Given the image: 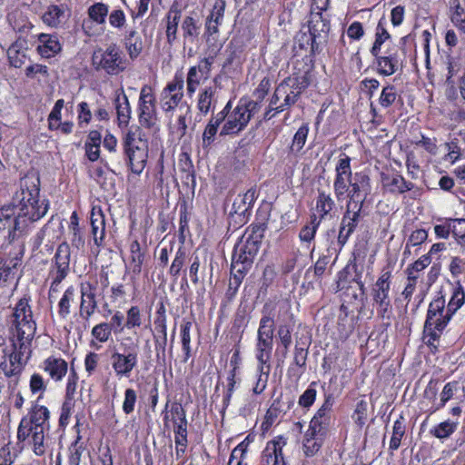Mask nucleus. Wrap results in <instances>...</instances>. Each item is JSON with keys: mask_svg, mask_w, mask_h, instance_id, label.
I'll return each instance as SVG.
<instances>
[{"mask_svg": "<svg viewBox=\"0 0 465 465\" xmlns=\"http://www.w3.org/2000/svg\"><path fill=\"white\" fill-rule=\"evenodd\" d=\"M109 25L117 30H122L126 25V15L121 8H114L108 14Z\"/></svg>", "mask_w": 465, "mask_h": 465, "instance_id": "69168bd1", "label": "nucleus"}, {"mask_svg": "<svg viewBox=\"0 0 465 465\" xmlns=\"http://www.w3.org/2000/svg\"><path fill=\"white\" fill-rule=\"evenodd\" d=\"M123 43L131 59L134 60L137 58L142 53L143 41L135 29H125Z\"/></svg>", "mask_w": 465, "mask_h": 465, "instance_id": "7c9ffc66", "label": "nucleus"}, {"mask_svg": "<svg viewBox=\"0 0 465 465\" xmlns=\"http://www.w3.org/2000/svg\"><path fill=\"white\" fill-rule=\"evenodd\" d=\"M362 207L361 203L353 206L346 205V211L341 218L338 234V243L343 247L355 231L361 217Z\"/></svg>", "mask_w": 465, "mask_h": 465, "instance_id": "ddd939ff", "label": "nucleus"}, {"mask_svg": "<svg viewBox=\"0 0 465 465\" xmlns=\"http://www.w3.org/2000/svg\"><path fill=\"white\" fill-rule=\"evenodd\" d=\"M334 208L335 203L331 197V194L325 193L324 191H319L315 206V210L319 214L317 221H320L321 223L322 221L325 220Z\"/></svg>", "mask_w": 465, "mask_h": 465, "instance_id": "58836bf2", "label": "nucleus"}, {"mask_svg": "<svg viewBox=\"0 0 465 465\" xmlns=\"http://www.w3.org/2000/svg\"><path fill=\"white\" fill-rule=\"evenodd\" d=\"M391 37L390 34L382 25L381 22H379L376 34H375V41L373 43L372 47L371 48V54L372 55H377V53H381V45Z\"/></svg>", "mask_w": 465, "mask_h": 465, "instance_id": "052dcab7", "label": "nucleus"}, {"mask_svg": "<svg viewBox=\"0 0 465 465\" xmlns=\"http://www.w3.org/2000/svg\"><path fill=\"white\" fill-rule=\"evenodd\" d=\"M75 290L73 286L68 287L58 302V315L61 319H66L71 312V304L74 300Z\"/></svg>", "mask_w": 465, "mask_h": 465, "instance_id": "603ef678", "label": "nucleus"}, {"mask_svg": "<svg viewBox=\"0 0 465 465\" xmlns=\"http://www.w3.org/2000/svg\"><path fill=\"white\" fill-rule=\"evenodd\" d=\"M309 31L323 45L330 30V23L323 18L322 13L311 11L309 20Z\"/></svg>", "mask_w": 465, "mask_h": 465, "instance_id": "cd10ccee", "label": "nucleus"}, {"mask_svg": "<svg viewBox=\"0 0 465 465\" xmlns=\"http://www.w3.org/2000/svg\"><path fill=\"white\" fill-rule=\"evenodd\" d=\"M248 444L244 441L238 444L232 451L228 465H242L247 452Z\"/></svg>", "mask_w": 465, "mask_h": 465, "instance_id": "774afa93", "label": "nucleus"}, {"mask_svg": "<svg viewBox=\"0 0 465 465\" xmlns=\"http://www.w3.org/2000/svg\"><path fill=\"white\" fill-rule=\"evenodd\" d=\"M450 5L452 10L450 15L451 23L463 34H465V9L461 6L460 0H450Z\"/></svg>", "mask_w": 465, "mask_h": 465, "instance_id": "3c124183", "label": "nucleus"}, {"mask_svg": "<svg viewBox=\"0 0 465 465\" xmlns=\"http://www.w3.org/2000/svg\"><path fill=\"white\" fill-rule=\"evenodd\" d=\"M273 341L265 339H256L255 344V357L258 365H261V370L263 367L271 366L269 361L272 356Z\"/></svg>", "mask_w": 465, "mask_h": 465, "instance_id": "4c0bfd02", "label": "nucleus"}, {"mask_svg": "<svg viewBox=\"0 0 465 465\" xmlns=\"http://www.w3.org/2000/svg\"><path fill=\"white\" fill-rule=\"evenodd\" d=\"M398 97L394 85L388 84L383 87L379 98V104L383 108H388L394 104Z\"/></svg>", "mask_w": 465, "mask_h": 465, "instance_id": "680f3d73", "label": "nucleus"}, {"mask_svg": "<svg viewBox=\"0 0 465 465\" xmlns=\"http://www.w3.org/2000/svg\"><path fill=\"white\" fill-rule=\"evenodd\" d=\"M41 368L53 381H61L67 373L68 364L60 357L50 356L42 362Z\"/></svg>", "mask_w": 465, "mask_h": 465, "instance_id": "b1692460", "label": "nucleus"}, {"mask_svg": "<svg viewBox=\"0 0 465 465\" xmlns=\"http://www.w3.org/2000/svg\"><path fill=\"white\" fill-rule=\"evenodd\" d=\"M202 24L193 15H185L181 24L182 34L184 44L193 43L201 34Z\"/></svg>", "mask_w": 465, "mask_h": 465, "instance_id": "473e14b6", "label": "nucleus"}, {"mask_svg": "<svg viewBox=\"0 0 465 465\" xmlns=\"http://www.w3.org/2000/svg\"><path fill=\"white\" fill-rule=\"evenodd\" d=\"M294 327L293 315L291 314L288 319L284 320L279 324L277 329V338L280 341L281 345L283 347V356L285 357L292 345V331Z\"/></svg>", "mask_w": 465, "mask_h": 465, "instance_id": "c9c22d12", "label": "nucleus"}, {"mask_svg": "<svg viewBox=\"0 0 465 465\" xmlns=\"http://www.w3.org/2000/svg\"><path fill=\"white\" fill-rule=\"evenodd\" d=\"M8 230L7 241L9 243L18 239L25 230L23 220L16 219L11 206L5 205L0 209V232Z\"/></svg>", "mask_w": 465, "mask_h": 465, "instance_id": "2eb2a0df", "label": "nucleus"}, {"mask_svg": "<svg viewBox=\"0 0 465 465\" xmlns=\"http://www.w3.org/2000/svg\"><path fill=\"white\" fill-rule=\"evenodd\" d=\"M111 364L117 377H130L138 364V345L133 343L124 347V352L114 351L111 356Z\"/></svg>", "mask_w": 465, "mask_h": 465, "instance_id": "1a4fd4ad", "label": "nucleus"}, {"mask_svg": "<svg viewBox=\"0 0 465 465\" xmlns=\"http://www.w3.org/2000/svg\"><path fill=\"white\" fill-rule=\"evenodd\" d=\"M70 256V246L66 242L59 244L54 257V266L50 273L59 274V278L61 276H67Z\"/></svg>", "mask_w": 465, "mask_h": 465, "instance_id": "bb28decb", "label": "nucleus"}, {"mask_svg": "<svg viewBox=\"0 0 465 465\" xmlns=\"http://www.w3.org/2000/svg\"><path fill=\"white\" fill-rule=\"evenodd\" d=\"M96 70H104L108 74L115 75L125 69V62L119 47L112 44L105 50L95 51L92 57Z\"/></svg>", "mask_w": 465, "mask_h": 465, "instance_id": "423d86ee", "label": "nucleus"}, {"mask_svg": "<svg viewBox=\"0 0 465 465\" xmlns=\"http://www.w3.org/2000/svg\"><path fill=\"white\" fill-rule=\"evenodd\" d=\"M193 323L190 321L183 320L181 324V340L183 351L184 352V361L191 357V329Z\"/></svg>", "mask_w": 465, "mask_h": 465, "instance_id": "4d7b16f0", "label": "nucleus"}, {"mask_svg": "<svg viewBox=\"0 0 465 465\" xmlns=\"http://www.w3.org/2000/svg\"><path fill=\"white\" fill-rule=\"evenodd\" d=\"M323 434L324 431L312 433V429H308L303 440V451L307 457H312L320 450L322 445Z\"/></svg>", "mask_w": 465, "mask_h": 465, "instance_id": "ea45409f", "label": "nucleus"}, {"mask_svg": "<svg viewBox=\"0 0 465 465\" xmlns=\"http://www.w3.org/2000/svg\"><path fill=\"white\" fill-rule=\"evenodd\" d=\"M371 192V179L364 172H356L350 183V188L346 193L349 198L347 205L353 206L361 203L363 208L368 195Z\"/></svg>", "mask_w": 465, "mask_h": 465, "instance_id": "f8f14e48", "label": "nucleus"}, {"mask_svg": "<svg viewBox=\"0 0 465 465\" xmlns=\"http://www.w3.org/2000/svg\"><path fill=\"white\" fill-rule=\"evenodd\" d=\"M223 114H216L212 116L209 123L205 126L203 134V147L207 148L214 141V137L218 132L220 124L223 123Z\"/></svg>", "mask_w": 465, "mask_h": 465, "instance_id": "c03bdc74", "label": "nucleus"}, {"mask_svg": "<svg viewBox=\"0 0 465 465\" xmlns=\"http://www.w3.org/2000/svg\"><path fill=\"white\" fill-rule=\"evenodd\" d=\"M38 42L37 51L42 57H54L62 50V45L56 35L40 34Z\"/></svg>", "mask_w": 465, "mask_h": 465, "instance_id": "a878e982", "label": "nucleus"}, {"mask_svg": "<svg viewBox=\"0 0 465 465\" xmlns=\"http://www.w3.org/2000/svg\"><path fill=\"white\" fill-rule=\"evenodd\" d=\"M458 424L459 423L457 421L447 420L432 427L430 430V433L433 437L443 440L450 438L456 431Z\"/></svg>", "mask_w": 465, "mask_h": 465, "instance_id": "09e8293b", "label": "nucleus"}, {"mask_svg": "<svg viewBox=\"0 0 465 465\" xmlns=\"http://www.w3.org/2000/svg\"><path fill=\"white\" fill-rule=\"evenodd\" d=\"M281 84L284 85L285 93L287 91H298L299 96L301 95L302 92L308 86V83L306 81V78L300 77V76H290L285 78Z\"/></svg>", "mask_w": 465, "mask_h": 465, "instance_id": "bf43d9fd", "label": "nucleus"}, {"mask_svg": "<svg viewBox=\"0 0 465 465\" xmlns=\"http://www.w3.org/2000/svg\"><path fill=\"white\" fill-rule=\"evenodd\" d=\"M210 74L203 70L200 66L193 65L188 69L186 76V91L187 94L192 97L202 83L206 81Z\"/></svg>", "mask_w": 465, "mask_h": 465, "instance_id": "f704fd0d", "label": "nucleus"}, {"mask_svg": "<svg viewBox=\"0 0 465 465\" xmlns=\"http://www.w3.org/2000/svg\"><path fill=\"white\" fill-rule=\"evenodd\" d=\"M384 188L391 193H404L413 189L414 184L406 181L401 174L393 173L382 177Z\"/></svg>", "mask_w": 465, "mask_h": 465, "instance_id": "2f4dec72", "label": "nucleus"}, {"mask_svg": "<svg viewBox=\"0 0 465 465\" xmlns=\"http://www.w3.org/2000/svg\"><path fill=\"white\" fill-rule=\"evenodd\" d=\"M154 328L156 331L153 334L155 349L157 351H161L163 358H164L167 346V323L164 308L163 306L156 312ZM157 355L159 357L160 352H157Z\"/></svg>", "mask_w": 465, "mask_h": 465, "instance_id": "412c9836", "label": "nucleus"}, {"mask_svg": "<svg viewBox=\"0 0 465 465\" xmlns=\"http://www.w3.org/2000/svg\"><path fill=\"white\" fill-rule=\"evenodd\" d=\"M108 14L109 5L103 2L94 3L87 8V15L89 19L98 25L105 24Z\"/></svg>", "mask_w": 465, "mask_h": 465, "instance_id": "49530a36", "label": "nucleus"}, {"mask_svg": "<svg viewBox=\"0 0 465 465\" xmlns=\"http://www.w3.org/2000/svg\"><path fill=\"white\" fill-rule=\"evenodd\" d=\"M308 133H309V128L307 125H302L297 130V132L295 133V134L293 136L292 143L291 146V150L292 152L298 153L303 148V146L306 143V140H307Z\"/></svg>", "mask_w": 465, "mask_h": 465, "instance_id": "338daca9", "label": "nucleus"}, {"mask_svg": "<svg viewBox=\"0 0 465 465\" xmlns=\"http://www.w3.org/2000/svg\"><path fill=\"white\" fill-rule=\"evenodd\" d=\"M465 292L460 282H457L452 288L451 297L446 306L447 311L452 315L464 304Z\"/></svg>", "mask_w": 465, "mask_h": 465, "instance_id": "8fccbe9b", "label": "nucleus"}, {"mask_svg": "<svg viewBox=\"0 0 465 465\" xmlns=\"http://www.w3.org/2000/svg\"><path fill=\"white\" fill-rule=\"evenodd\" d=\"M48 430L33 429L26 437L22 438L19 435V429H17V440L19 443H23V448L28 447L35 455L43 456L48 448V440L45 435Z\"/></svg>", "mask_w": 465, "mask_h": 465, "instance_id": "f3484780", "label": "nucleus"}, {"mask_svg": "<svg viewBox=\"0 0 465 465\" xmlns=\"http://www.w3.org/2000/svg\"><path fill=\"white\" fill-rule=\"evenodd\" d=\"M224 124L220 131V136L237 134L242 132L249 124L245 112H242L237 104L226 116Z\"/></svg>", "mask_w": 465, "mask_h": 465, "instance_id": "a211bd4d", "label": "nucleus"}, {"mask_svg": "<svg viewBox=\"0 0 465 465\" xmlns=\"http://www.w3.org/2000/svg\"><path fill=\"white\" fill-rule=\"evenodd\" d=\"M124 152L132 173H142L148 159V142L139 128L126 134Z\"/></svg>", "mask_w": 465, "mask_h": 465, "instance_id": "20e7f679", "label": "nucleus"}, {"mask_svg": "<svg viewBox=\"0 0 465 465\" xmlns=\"http://www.w3.org/2000/svg\"><path fill=\"white\" fill-rule=\"evenodd\" d=\"M334 403V397L331 393L324 394V402L312 417L309 428L312 433L324 431L330 422V411Z\"/></svg>", "mask_w": 465, "mask_h": 465, "instance_id": "6ab92c4d", "label": "nucleus"}, {"mask_svg": "<svg viewBox=\"0 0 465 465\" xmlns=\"http://www.w3.org/2000/svg\"><path fill=\"white\" fill-rule=\"evenodd\" d=\"M353 174L351 167V158L347 154L342 153L335 166L333 181V192L338 201L345 198Z\"/></svg>", "mask_w": 465, "mask_h": 465, "instance_id": "9d476101", "label": "nucleus"}, {"mask_svg": "<svg viewBox=\"0 0 465 465\" xmlns=\"http://www.w3.org/2000/svg\"><path fill=\"white\" fill-rule=\"evenodd\" d=\"M316 381H312L310 383L309 387L305 390V391L300 396L298 403L302 408L308 409L310 408L315 401L317 396L316 390Z\"/></svg>", "mask_w": 465, "mask_h": 465, "instance_id": "0e129e2a", "label": "nucleus"}, {"mask_svg": "<svg viewBox=\"0 0 465 465\" xmlns=\"http://www.w3.org/2000/svg\"><path fill=\"white\" fill-rule=\"evenodd\" d=\"M320 221H317V215L313 214L311 217V223L310 225H305L302 228L299 237L301 241L310 242L312 241L315 237V233L317 232V229L320 225Z\"/></svg>", "mask_w": 465, "mask_h": 465, "instance_id": "e2e57ef3", "label": "nucleus"}, {"mask_svg": "<svg viewBox=\"0 0 465 465\" xmlns=\"http://www.w3.org/2000/svg\"><path fill=\"white\" fill-rule=\"evenodd\" d=\"M117 118L120 126H127L131 119L132 110L127 96L123 93L114 100Z\"/></svg>", "mask_w": 465, "mask_h": 465, "instance_id": "37998d69", "label": "nucleus"}, {"mask_svg": "<svg viewBox=\"0 0 465 465\" xmlns=\"http://www.w3.org/2000/svg\"><path fill=\"white\" fill-rule=\"evenodd\" d=\"M391 277V271H383L371 290L373 304L376 307L377 313L382 321L387 322V325L391 324L392 317V305L390 297Z\"/></svg>", "mask_w": 465, "mask_h": 465, "instance_id": "39448f33", "label": "nucleus"}, {"mask_svg": "<svg viewBox=\"0 0 465 465\" xmlns=\"http://www.w3.org/2000/svg\"><path fill=\"white\" fill-rule=\"evenodd\" d=\"M50 411L43 405L34 404L28 413L24 416L18 425L19 435L25 438L33 429L49 430Z\"/></svg>", "mask_w": 465, "mask_h": 465, "instance_id": "6e6552de", "label": "nucleus"}, {"mask_svg": "<svg viewBox=\"0 0 465 465\" xmlns=\"http://www.w3.org/2000/svg\"><path fill=\"white\" fill-rule=\"evenodd\" d=\"M430 262L431 258L430 257V253H426L420 257L416 262L409 265L406 269L408 278L411 280H418L420 277V272L427 268Z\"/></svg>", "mask_w": 465, "mask_h": 465, "instance_id": "5fc2aeb1", "label": "nucleus"}, {"mask_svg": "<svg viewBox=\"0 0 465 465\" xmlns=\"http://www.w3.org/2000/svg\"><path fill=\"white\" fill-rule=\"evenodd\" d=\"M452 316L447 311L443 296H438L430 302L423 330L424 337L428 338L429 345H434V342L439 341Z\"/></svg>", "mask_w": 465, "mask_h": 465, "instance_id": "7ed1b4c3", "label": "nucleus"}, {"mask_svg": "<svg viewBox=\"0 0 465 465\" xmlns=\"http://www.w3.org/2000/svg\"><path fill=\"white\" fill-rule=\"evenodd\" d=\"M184 81L182 75L175 74L161 93V107L166 114L179 108L183 98Z\"/></svg>", "mask_w": 465, "mask_h": 465, "instance_id": "9b49d317", "label": "nucleus"}, {"mask_svg": "<svg viewBox=\"0 0 465 465\" xmlns=\"http://www.w3.org/2000/svg\"><path fill=\"white\" fill-rule=\"evenodd\" d=\"M259 250L258 242L248 238L245 242L237 244L234 247L232 262H240L245 266H252L253 259Z\"/></svg>", "mask_w": 465, "mask_h": 465, "instance_id": "4be33fe9", "label": "nucleus"}, {"mask_svg": "<svg viewBox=\"0 0 465 465\" xmlns=\"http://www.w3.org/2000/svg\"><path fill=\"white\" fill-rule=\"evenodd\" d=\"M91 335L94 338L90 341V346L95 349H100L101 346L97 342H106L112 335V326L108 325L107 322H101L93 327Z\"/></svg>", "mask_w": 465, "mask_h": 465, "instance_id": "a18cd8bd", "label": "nucleus"}, {"mask_svg": "<svg viewBox=\"0 0 465 465\" xmlns=\"http://www.w3.org/2000/svg\"><path fill=\"white\" fill-rule=\"evenodd\" d=\"M97 308L95 293L94 287L90 282H83L81 284V304L80 315L85 319H89Z\"/></svg>", "mask_w": 465, "mask_h": 465, "instance_id": "5701e85b", "label": "nucleus"}, {"mask_svg": "<svg viewBox=\"0 0 465 465\" xmlns=\"http://www.w3.org/2000/svg\"><path fill=\"white\" fill-rule=\"evenodd\" d=\"M287 445V440L282 436H277L268 441L262 450L260 465H286L283 449Z\"/></svg>", "mask_w": 465, "mask_h": 465, "instance_id": "4468645a", "label": "nucleus"}, {"mask_svg": "<svg viewBox=\"0 0 465 465\" xmlns=\"http://www.w3.org/2000/svg\"><path fill=\"white\" fill-rule=\"evenodd\" d=\"M179 114L173 123L170 124L171 131L179 139L183 138L187 131V121L190 118V107L186 103L182 104L179 107Z\"/></svg>", "mask_w": 465, "mask_h": 465, "instance_id": "e433bc0d", "label": "nucleus"}, {"mask_svg": "<svg viewBox=\"0 0 465 465\" xmlns=\"http://www.w3.org/2000/svg\"><path fill=\"white\" fill-rule=\"evenodd\" d=\"M256 198L257 191L255 188H250L244 193L238 194L232 202V213L239 215H245L252 207Z\"/></svg>", "mask_w": 465, "mask_h": 465, "instance_id": "c756f323", "label": "nucleus"}, {"mask_svg": "<svg viewBox=\"0 0 465 465\" xmlns=\"http://www.w3.org/2000/svg\"><path fill=\"white\" fill-rule=\"evenodd\" d=\"M218 80L219 76H215L213 80V84L205 85L198 93L196 107L203 115L213 112L216 107L219 99Z\"/></svg>", "mask_w": 465, "mask_h": 465, "instance_id": "dca6fc26", "label": "nucleus"}, {"mask_svg": "<svg viewBox=\"0 0 465 465\" xmlns=\"http://www.w3.org/2000/svg\"><path fill=\"white\" fill-rule=\"evenodd\" d=\"M373 56L376 60L377 72L380 74L390 76L398 70L400 61L396 47L388 49L383 55L381 53H377V55Z\"/></svg>", "mask_w": 465, "mask_h": 465, "instance_id": "aec40b11", "label": "nucleus"}, {"mask_svg": "<svg viewBox=\"0 0 465 465\" xmlns=\"http://www.w3.org/2000/svg\"><path fill=\"white\" fill-rule=\"evenodd\" d=\"M166 20V39L168 44L173 45L177 39L178 25L182 21V12L174 5L171 6L165 16Z\"/></svg>", "mask_w": 465, "mask_h": 465, "instance_id": "72a5a7b5", "label": "nucleus"}, {"mask_svg": "<svg viewBox=\"0 0 465 465\" xmlns=\"http://www.w3.org/2000/svg\"><path fill=\"white\" fill-rule=\"evenodd\" d=\"M406 432V425L405 420L402 415H401L393 423L392 426V435L391 437L389 449L391 451L397 450L401 446V441L405 435Z\"/></svg>", "mask_w": 465, "mask_h": 465, "instance_id": "de8ad7c7", "label": "nucleus"}, {"mask_svg": "<svg viewBox=\"0 0 465 465\" xmlns=\"http://www.w3.org/2000/svg\"><path fill=\"white\" fill-rule=\"evenodd\" d=\"M14 322L15 331L12 340V351L7 353L11 369L10 373H15V383L24 369L22 357L30 354L31 341L36 331V323L33 320V312L27 298H22L16 303L14 310Z\"/></svg>", "mask_w": 465, "mask_h": 465, "instance_id": "f257e3e1", "label": "nucleus"}, {"mask_svg": "<svg viewBox=\"0 0 465 465\" xmlns=\"http://www.w3.org/2000/svg\"><path fill=\"white\" fill-rule=\"evenodd\" d=\"M40 180L36 176H25L21 179L20 188L12 198L11 206L16 219L23 220L25 228L29 223L43 218L49 209V202L40 199Z\"/></svg>", "mask_w": 465, "mask_h": 465, "instance_id": "f03ea898", "label": "nucleus"}, {"mask_svg": "<svg viewBox=\"0 0 465 465\" xmlns=\"http://www.w3.org/2000/svg\"><path fill=\"white\" fill-rule=\"evenodd\" d=\"M173 419L174 435L187 436L186 412L180 404H173L171 408Z\"/></svg>", "mask_w": 465, "mask_h": 465, "instance_id": "79ce46f5", "label": "nucleus"}, {"mask_svg": "<svg viewBox=\"0 0 465 465\" xmlns=\"http://www.w3.org/2000/svg\"><path fill=\"white\" fill-rule=\"evenodd\" d=\"M138 117L142 126L151 128L157 123L156 99L153 88L143 85L138 100Z\"/></svg>", "mask_w": 465, "mask_h": 465, "instance_id": "0eeeda50", "label": "nucleus"}, {"mask_svg": "<svg viewBox=\"0 0 465 465\" xmlns=\"http://www.w3.org/2000/svg\"><path fill=\"white\" fill-rule=\"evenodd\" d=\"M131 252V268L134 273H140L144 261V253L142 252L138 241H134L130 244Z\"/></svg>", "mask_w": 465, "mask_h": 465, "instance_id": "6e6d98bb", "label": "nucleus"}, {"mask_svg": "<svg viewBox=\"0 0 465 465\" xmlns=\"http://www.w3.org/2000/svg\"><path fill=\"white\" fill-rule=\"evenodd\" d=\"M7 55L10 64L15 68H19L25 64L26 55L24 50L21 49L20 45L15 43L13 44L7 50Z\"/></svg>", "mask_w": 465, "mask_h": 465, "instance_id": "13d9d810", "label": "nucleus"}, {"mask_svg": "<svg viewBox=\"0 0 465 465\" xmlns=\"http://www.w3.org/2000/svg\"><path fill=\"white\" fill-rule=\"evenodd\" d=\"M322 44L315 35L308 30V32L300 31L294 40V48L301 50H310L311 54L315 55L322 50Z\"/></svg>", "mask_w": 465, "mask_h": 465, "instance_id": "c85d7f7f", "label": "nucleus"}, {"mask_svg": "<svg viewBox=\"0 0 465 465\" xmlns=\"http://www.w3.org/2000/svg\"><path fill=\"white\" fill-rule=\"evenodd\" d=\"M67 17L65 5H50L43 13L42 21L49 27L58 28L65 23Z\"/></svg>", "mask_w": 465, "mask_h": 465, "instance_id": "393cba45", "label": "nucleus"}, {"mask_svg": "<svg viewBox=\"0 0 465 465\" xmlns=\"http://www.w3.org/2000/svg\"><path fill=\"white\" fill-rule=\"evenodd\" d=\"M274 331L275 323L273 315H272L270 312L263 310L257 330V338L273 341Z\"/></svg>", "mask_w": 465, "mask_h": 465, "instance_id": "a19ab883", "label": "nucleus"}, {"mask_svg": "<svg viewBox=\"0 0 465 465\" xmlns=\"http://www.w3.org/2000/svg\"><path fill=\"white\" fill-rule=\"evenodd\" d=\"M69 233L71 234L72 245L80 249L84 245V240L82 236L79 227V219L76 212H74L70 217Z\"/></svg>", "mask_w": 465, "mask_h": 465, "instance_id": "864d4df0", "label": "nucleus"}]
</instances>
